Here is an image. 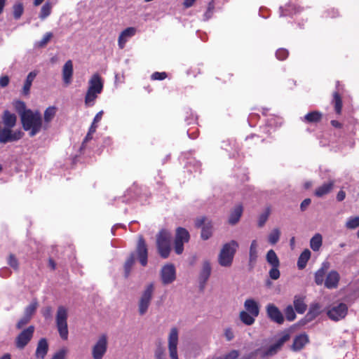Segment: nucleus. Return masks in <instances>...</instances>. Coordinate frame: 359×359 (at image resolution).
<instances>
[{"instance_id":"f257e3e1","label":"nucleus","mask_w":359,"mask_h":359,"mask_svg":"<svg viewBox=\"0 0 359 359\" xmlns=\"http://www.w3.org/2000/svg\"><path fill=\"white\" fill-rule=\"evenodd\" d=\"M16 107L24 109L20 112V118L24 130H30L29 135L34 136L42 127L41 114L38 111L33 112L30 109H25V104L21 101L17 102Z\"/></svg>"},{"instance_id":"f03ea898","label":"nucleus","mask_w":359,"mask_h":359,"mask_svg":"<svg viewBox=\"0 0 359 359\" xmlns=\"http://www.w3.org/2000/svg\"><path fill=\"white\" fill-rule=\"evenodd\" d=\"M103 81L100 75L95 73L91 76L88 81V87L85 95V104L92 107L95 104L98 95L102 92Z\"/></svg>"},{"instance_id":"7ed1b4c3","label":"nucleus","mask_w":359,"mask_h":359,"mask_svg":"<svg viewBox=\"0 0 359 359\" xmlns=\"http://www.w3.org/2000/svg\"><path fill=\"white\" fill-rule=\"evenodd\" d=\"M244 310L239 313L240 320L245 325H252L259 314V304L252 298L246 299L244 302Z\"/></svg>"},{"instance_id":"20e7f679","label":"nucleus","mask_w":359,"mask_h":359,"mask_svg":"<svg viewBox=\"0 0 359 359\" xmlns=\"http://www.w3.org/2000/svg\"><path fill=\"white\" fill-rule=\"evenodd\" d=\"M238 246V243L234 240H231L222 245L218 255V263L220 266L229 267L232 265Z\"/></svg>"},{"instance_id":"39448f33","label":"nucleus","mask_w":359,"mask_h":359,"mask_svg":"<svg viewBox=\"0 0 359 359\" xmlns=\"http://www.w3.org/2000/svg\"><path fill=\"white\" fill-rule=\"evenodd\" d=\"M170 233L165 230H161L156 236V245L158 252L162 258H167L170 252Z\"/></svg>"},{"instance_id":"423d86ee","label":"nucleus","mask_w":359,"mask_h":359,"mask_svg":"<svg viewBox=\"0 0 359 359\" xmlns=\"http://www.w3.org/2000/svg\"><path fill=\"white\" fill-rule=\"evenodd\" d=\"M67 317V310L64 306H59L55 316V322L59 335L63 340H67L69 335Z\"/></svg>"},{"instance_id":"0eeeda50","label":"nucleus","mask_w":359,"mask_h":359,"mask_svg":"<svg viewBox=\"0 0 359 359\" xmlns=\"http://www.w3.org/2000/svg\"><path fill=\"white\" fill-rule=\"evenodd\" d=\"M154 290V285L150 283L141 294L138 300V313L140 316H144L147 312L153 298Z\"/></svg>"},{"instance_id":"6e6552de","label":"nucleus","mask_w":359,"mask_h":359,"mask_svg":"<svg viewBox=\"0 0 359 359\" xmlns=\"http://www.w3.org/2000/svg\"><path fill=\"white\" fill-rule=\"evenodd\" d=\"M189 233L187 229L182 227H178L177 229L174 249L177 255H181L183 252L184 244L189 242Z\"/></svg>"},{"instance_id":"1a4fd4ad","label":"nucleus","mask_w":359,"mask_h":359,"mask_svg":"<svg viewBox=\"0 0 359 359\" xmlns=\"http://www.w3.org/2000/svg\"><path fill=\"white\" fill-rule=\"evenodd\" d=\"M107 350V336L101 334L92 348L93 359H102Z\"/></svg>"},{"instance_id":"9d476101","label":"nucleus","mask_w":359,"mask_h":359,"mask_svg":"<svg viewBox=\"0 0 359 359\" xmlns=\"http://www.w3.org/2000/svg\"><path fill=\"white\" fill-rule=\"evenodd\" d=\"M348 306L344 303H339L331 306L327 311L328 317L334 321H338L346 316Z\"/></svg>"},{"instance_id":"9b49d317","label":"nucleus","mask_w":359,"mask_h":359,"mask_svg":"<svg viewBox=\"0 0 359 359\" xmlns=\"http://www.w3.org/2000/svg\"><path fill=\"white\" fill-rule=\"evenodd\" d=\"M23 132L21 130H12V128L4 127L0 134V143L15 142L23 137Z\"/></svg>"},{"instance_id":"f8f14e48","label":"nucleus","mask_w":359,"mask_h":359,"mask_svg":"<svg viewBox=\"0 0 359 359\" xmlns=\"http://www.w3.org/2000/svg\"><path fill=\"white\" fill-rule=\"evenodd\" d=\"M179 341V333L176 327L171 328L168 337V346L170 357L171 359H178L177 344Z\"/></svg>"},{"instance_id":"ddd939ff","label":"nucleus","mask_w":359,"mask_h":359,"mask_svg":"<svg viewBox=\"0 0 359 359\" xmlns=\"http://www.w3.org/2000/svg\"><path fill=\"white\" fill-rule=\"evenodd\" d=\"M34 331V327L31 325L29 326L27 329L22 331L16 337L15 344L16 346L22 349L30 341L33 337Z\"/></svg>"},{"instance_id":"4468645a","label":"nucleus","mask_w":359,"mask_h":359,"mask_svg":"<svg viewBox=\"0 0 359 359\" xmlns=\"http://www.w3.org/2000/svg\"><path fill=\"white\" fill-rule=\"evenodd\" d=\"M161 277L164 285L172 283L176 278V270L172 264L164 265L161 271Z\"/></svg>"},{"instance_id":"2eb2a0df","label":"nucleus","mask_w":359,"mask_h":359,"mask_svg":"<svg viewBox=\"0 0 359 359\" xmlns=\"http://www.w3.org/2000/svg\"><path fill=\"white\" fill-rule=\"evenodd\" d=\"M266 313L269 318L273 322L278 324H283L284 322V317L281 311L273 304H269L266 306Z\"/></svg>"},{"instance_id":"dca6fc26","label":"nucleus","mask_w":359,"mask_h":359,"mask_svg":"<svg viewBox=\"0 0 359 359\" xmlns=\"http://www.w3.org/2000/svg\"><path fill=\"white\" fill-rule=\"evenodd\" d=\"M137 255L142 266L147 264V248L145 241L142 236H139L137 245Z\"/></svg>"},{"instance_id":"f3484780","label":"nucleus","mask_w":359,"mask_h":359,"mask_svg":"<svg viewBox=\"0 0 359 359\" xmlns=\"http://www.w3.org/2000/svg\"><path fill=\"white\" fill-rule=\"evenodd\" d=\"M290 336L289 333H287V332H282L280 334L276 342L269 347L266 352V354L271 355L276 353L278 350L280 349L284 343H285L290 339Z\"/></svg>"},{"instance_id":"a211bd4d","label":"nucleus","mask_w":359,"mask_h":359,"mask_svg":"<svg viewBox=\"0 0 359 359\" xmlns=\"http://www.w3.org/2000/svg\"><path fill=\"white\" fill-rule=\"evenodd\" d=\"M136 29L133 27H128L123 30L118 39V45L121 49H123L125 47L126 42L128 39L136 34Z\"/></svg>"},{"instance_id":"6ab92c4d","label":"nucleus","mask_w":359,"mask_h":359,"mask_svg":"<svg viewBox=\"0 0 359 359\" xmlns=\"http://www.w3.org/2000/svg\"><path fill=\"white\" fill-rule=\"evenodd\" d=\"M340 280L339 273L334 270L330 271L326 276L325 286L327 289L337 288Z\"/></svg>"},{"instance_id":"aec40b11","label":"nucleus","mask_w":359,"mask_h":359,"mask_svg":"<svg viewBox=\"0 0 359 359\" xmlns=\"http://www.w3.org/2000/svg\"><path fill=\"white\" fill-rule=\"evenodd\" d=\"M73 72V62L69 60L65 63L62 70V80L65 85L68 86L72 83Z\"/></svg>"},{"instance_id":"412c9836","label":"nucleus","mask_w":359,"mask_h":359,"mask_svg":"<svg viewBox=\"0 0 359 359\" xmlns=\"http://www.w3.org/2000/svg\"><path fill=\"white\" fill-rule=\"evenodd\" d=\"M212 271L210 262L204 260L202 263L201 269L199 274L200 283L204 285L210 276Z\"/></svg>"},{"instance_id":"4be33fe9","label":"nucleus","mask_w":359,"mask_h":359,"mask_svg":"<svg viewBox=\"0 0 359 359\" xmlns=\"http://www.w3.org/2000/svg\"><path fill=\"white\" fill-rule=\"evenodd\" d=\"M334 182L329 181L325 182L321 186L316 188L314 195L318 198H321L331 192L334 187Z\"/></svg>"},{"instance_id":"5701e85b","label":"nucleus","mask_w":359,"mask_h":359,"mask_svg":"<svg viewBox=\"0 0 359 359\" xmlns=\"http://www.w3.org/2000/svg\"><path fill=\"white\" fill-rule=\"evenodd\" d=\"M48 351V344L45 338L41 339L37 344L35 355L37 359H43Z\"/></svg>"},{"instance_id":"b1692460","label":"nucleus","mask_w":359,"mask_h":359,"mask_svg":"<svg viewBox=\"0 0 359 359\" xmlns=\"http://www.w3.org/2000/svg\"><path fill=\"white\" fill-rule=\"evenodd\" d=\"M2 121L5 127L13 128L16 124L17 116L8 110H5L2 116Z\"/></svg>"},{"instance_id":"393cba45","label":"nucleus","mask_w":359,"mask_h":359,"mask_svg":"<svg viewBox=\"0 0 359 359\" xmlns=\"http://www.w3.org/2000/svg\"><path fill=\"white\" fill-rule=\"evenodd\" d=\"M309 341V337L306 334H302L296 337L292 344L294 351L301 350Z\"/></svg>"},{"instance_id":"a878e982","label":"nucleus","mask_w":359,"mask_h":359,"mask_svg":"<svg viewBox=\"0 0 359 359\" xmlns=\"http://www.w3.org/2000/svg\"><path fill=\"white\" fill-rule=\"evenodd\" d=\"M38 72L36 71H32L29 72L26 78L24 86L22 88V93L27 95L29 93V90L32 86V82L36 76Z\"/></svg>"},{"instance_id":"bb28decb","label":"nucleus","mask_w":359,"mask_h":359,"mask_svg":"<svg viewBox=\"0 0 359 359\" xmlns=\"http://www.w3.org/2000/svg\"><path fill=\"white\" fill-rule=\"evenodd\" d=\"M242 213H243L242 205H237L233 210V211L231 212V215L229 218V224H233V225L236 224L239 221V219L242 215Z\"/></svg>"},{"instance_id":"cd10ccee","label":"nucleus","mask_w":359,"mask_h":359,"mask_svg":"<svg viewBox=\"0 0 359 359\" xmlns=\"http://www.w3.org/2000/svg\"><path fill=\"white\" fill-rule=\"evenodd\" d=\"M322 118V114L318 111H313L306 114L302 121L306 123H318Z\"/></svg>"},{"instance_id":"c85d7f7f","label":"nucleus","mask_w":359,"mask_h":359,"mask_svg":"<svg viewBox=\"0 0 359 359\" xmlns=\"http://www.w3.org/2000/svg\"><path fill=\"white\" fill-rule=\"evenodd\" d=\"M311 257V252L309 250H304L299 255L297 261V266L299 269H303L306 266L309 259Z\"/></svg>"},{"instance_id":"c756f323","label":"nucleus","mask_w":359,"mask_h":359,"mask_svg":"<svg viewBox=\"0 0 359 359\" xmlns=\"http://www.w3.org/2000/svg\"><path fill=\"white\" fill-rule=\"evenodd\" d=\"M258 244L256 240H253L251 242L249 250V262L254 264L258 257L257 251Z\"/></svg>"},{"instance_id":"7c9ffc66","label":"nucleus","mask_w":359,"mask_h":359,"mask_svg":"<svg viewBox=\"0 0 359 359\" xmlns=\"http://www.w3.org/2000/svg\"><path fill=\"white\" fill-rule=\"evenodd\" d=\"M52 8L53 4L49 1H47L41 8L39 18L42 20H45L50 15Z\"/></svg>"},{"instance_id":"2f4dec72","label":"nucleus","mask_w":359,"mask_h":359,"mask_svg":"<svg viewBox=\"0 0 359 359\" xmlns=\"http://www.w3.org/2000/svg\"><path fill=\"white\" fill-rule=\"evenodd\" d=\"M266 262L271 266H279L280 261L279 259L273 250H269L266 255Z\"/></svg>"},{"instance_id":"473e14b6","label":"nucleus","mask_w":359,"mask_h":359,"mask_svg":"<svg viewBox=\"0 0 359 359\" xmlns=\"http://www.w3.org/2000/svg\"><path fill=\"white\" fill-rule=\"evenodd\" d=\"M323 238L320 233L315 234L310 241V247L313 251H318L322 245Z\"/></svg>"},{"instance_id":"72a5a7b5","label":"nucleus","mask_w":359,"mask_h":359,"mask_svg":"<svg viewBox=\"0 0 359 359\" xmlns=\"http://www.w3.org/2000/svg\"><path fill=\"white\" fill-rule=\"evenodd\" d=\"M325 268L322 267L319 269L315 273V282L317 285H322L323 283H325Z\"/></svg>"},{"instance_id":"f704fd0d","label":"nucleus","mask_w":359,"mask_h":359,"mask_svg":"<svg viewBox=\"0 0 359 359\" xmlns=\"http://www.w3.org/2000/svg\"><path fill=\"white\" fill-rule=\"evenodd\" d=\"M294 309L299 313H304L306 310V305L303 299L295 297L294 300Z\"/></svg>"},{"instance_id":"c9c22d12","label":"nucleus","mask_w":359,"mask_h":359,"mask_svg":"<svg viewBox=\"0 0 359 359\" xmlns=\"http://www.w3.org/2000/svg\"><path fill=\"white\" fill-rule=\"evenodd\" d=\"M345 226L348 229H354L359 226V216L348 218Z\"/></svg>"},{"instance_id":"e433bc0d","label":"nucleus","mask_w":359,"mask_h":359,"mask_svg":"<svg viewBox=\"0 0 359 359\" xmlns=\"http://www.w3.org/2000/svg\"><path fill=\"white\" fill-rule=\"evenodd\" d=\"M280 235V231L276 228L273 229L269 235V242L272 245H275L279 241Z\"/></svg>"},{"instance_id":"4c0bfd02","label":"nucleus","mask_w":359,"mask_h":359,"mask_svg":"<svg viewBox=\"0 0 359 359\" xmlns=\"http://www.w3.org/2000/svg\"><path fill=\"white\" fill-rule=\"evenodd\" d=\"M56 113V108L55 107H49L44 111V120L46 122H50Z\"/></svg>"},{"instance_id":"58836bf2","label":"nucleus","mask_w":359,"mask_h":359,"mask_svg":"<svg viewBox=\"0 0 359 359\" xmlns=\"http://www.w3.org/2000/svg\"><path fill=\"white\" fill-rule=\"evenodd\" d=\"M52 36H53V34L51 32L46 33L43 35L41 40L37 41L35 43V46L37 48H42V47L45 46L49 42V41L51 39Z\"/></svg>"},{"instance_id":"ea45409f","label":"nucleus","mask_w":359,"mask_h":359,"mask_svg":"<svg viewBox=\"0 0 359 359\" xmlns=\"http://www.w3.org/2000/svg\"><path fill=\"white\" fill-rule=\"evenodd\" d=\"M333 97L336 112L337 114H340L342 109V101L341 97L337 92L334 93Z\"/></svg>"},{"instance_id":"a19ab883","label":"nucleus","mask_w":359,"mask_h":359,"mask_svg":"<svg viewBox=\"0 0 359 359\" xmlns=\"http://www.w3.org/2000/svg\"><path fill=\"white\" fill-rule=\"evenodd\" d=\"M38 306L37 302H32L29 306H27L25 311V316L32 318V315L36 311Z\"/></svg>"},{"instance_id":"79ce46f5","label":"nucleus","mask_w":359,"mask_h":359,"mask_svg":"<svg viewBox=\"0 0 359 359\" xmlns=\"http://www.w3.org/2000/svg\"><path fill=\"white\" fill-rule=\"evenodd\" d=\"M13 16L15 19H19L23 13L24 8L22 3H16L13 6Z\"/></svg>"},{"instance_id":"37998d69","label":"nucleus","mask_w":359,"mask_h":359,"mask_svg":"<svg viewBox=\"0 0 359 359\" xmlns=\"http://www.w3.org/2000/svg\"><path fill=\"white\" fill-rule=\"evenodd\" d=\"M284 312H285L286 319L287 320L292 321L295 319L296 314H295L293 307L291 305L287 306L285 308Z\"/></svg>"},{"instance_id":"c03bdc74","label":"nucleus","mask_w":359,"mask_h":359,"mask_svg":"<svg viewBox=\"0 0 359 359\" xmlns=\"http://www.w3.org/2000/svg\"><path fill=\"white\" fill-rule=\"evenodd\" d=\"M67 354V349L66 348H62L55 353L51 359H66Z\"/></svg>"},{"instance_id":"a18cd8bd","label":"nucleus","mask_w":359,"mask_h":359,"mask_svg":"<svg viewBox=\"0 0 359 359\" xmlns=\"http://www.w3.org/2000/svg\"><path fill=\"white\" fill-rule=\"evenodd\" d=\"M135 262V259L133 255H131L130 257L127 259L125 263V271L126 276H128L129 275L130 269Z\"/></svg>"},{"instance_id":"49530a36","label":"nucleus","mask_w":359,"mask_h":359,"mask_svg":"<svg viewBox=\"0 0 359 359\" xmlns=\"http://www.w3.org/2000/svg\"><path fill=\"white\" fill-rule=\"evenodd\" d=\"M279 266H271L269 274L271 279L277 280L280 277V271L278 269Z\"/></svg>"},{"instance_id":"de8ad7c7","label":"nucleus","mask_w":359,"mask_h":359,"mask_svg":"<svg viewBox=\"0 0 359 359\" xmlns=\"http://www.w3.org/2000/svg\"><path fill=\"white\" fill-rule=\"evenodd\" d=\"M276 57L280 60H283L288 56V51L284 48H280L276 51Z\"/></svg>"},{"instance_id":"09e8293b","label":"nucleus","mask_w":359,"mask_h":359,"mask_svg":"<svg viewBox=\"0 0 359 359\" xmlns=\"http://www.w3.org/2000/svg\"><path fill=\"white\" fill-rule=\"evenodd\" d=\"M212 235V231L210 227L208 226H203L202 228L201 231V238L203 240H208L209 238H210Z\"/></svg>"},{"instance_id":"8fccbe9b","label":"nucleus","mask_w":359,"mask_h":359,"mask_svg":"<svg viewBox=\"0 0 359 359\" xmlns=\"http://www.w3.org/2000/svg\"><path fill=\"white\" fill-rule=\"evenodd\" d=\"M269 215V211H267V212L262 214L259 216V219H258V226L259 227H262L264 225V224L266 223V222L268 219Z\"/></svg>"},{"instance_id":"3c124183","label":"nucleus","mask_w":359,"mask_h":359,"mask_svg":"<svg viewBox=\"0 0 359 359\" xmlns=\"http://www.w3.org/2000/svg\"><path fill=\"white\" fill-rule=\"evenodd\" d=\"M155 356L157 359H165V350L163 347L159 346L156 352H155Z\"/></svg>"},{"instance_id":"603ef678","label":"nucleus","mask_w":359,"mask_h":359,"mask_svg":"<svg viewBox=\"0 0 359 359\" xmlns=\"http://www.w3.org/2000/svg\"><path fill=\"white\" fill-rule=\"evenodd\" d=\"M166 78L165 72H155L151 75L153 80H163Z\"/></svg>"},{"instance_id":"864d4df0","label":"nucleus","mask_w":359,"mask_h":359,"mask_svg":"<svg viewBox=\"0 0 359 359\" xmlns=\"http://www.w3.org/2000/svg\"><path fill=\"white\" fill-rule=\"evenodd\" d=\"M8 264L9 265L13 267V269H18V262L17 259L13 255H10L8 258Z\"/></svg>"},{"instance_id":"5fc2aeb1","label":"nucleus","mask_w":359,"mask_h":359,"mask_svg":"<svg viewBox=\"0 0 359 359\" xmlns=\"http://www.w3.org/2000/svg\"><path fill=\"white\" fill-rule=\"evenodd\" d=\"M224 336L227 341H231L234 337V333L231 328L228 327L224 330Z\"/></svg>"},{"instance_id":"6e6d98bb","label":"nucleus","mask_w":359,"mask_h":359,"mask_svg":"<svg viewBox=\"0 0 359 359\" xmlns=\"http://www.w3.org/2000/svg\"><path fill=\"white\" fill-rule=\"evenodd\" d=\"M30 318L29 317H27L26 316H24V317L22 318H21L18 324H17V327L18 329H20L22 328L25 325H26L27 323H28V322L30 320Z\"/></svg>"},{"instance_id":"4d7b16f0","label":"nucleus","mask_w":359,"mask_h":359,"mask_svg":"<svg viewBox=\"0 0 359 359\" xmlns=\"http://www.w3.org/2000/svg\"><path fill=\"white\" fill-rule=\"evenodd\" d=\"M214 4L213 2H210L208 6V9L206 13H205V16L207 19L210 18L211 17V15L213 13L214 11Z\"/></svg>"},{"instance_id":"13d9d810","label":"nucleus","mask_w":359,"mask_h":359,"mask_svg":"<svg viewBox=\"0 0 359 359\" xmlns=\"http://www.w3.org/2000/svg\"><path fill=\"white\" fill-rule=\"evenodd\" d=\"M9 83V78L7 76H3L0 77V87L4 88Z\"/></svg>"},{"instance_id":"bf43d9fd","label":"nucleus","mask_w":359,"mask_h":359,"mask_svg":"<svg viewBox=\"0 0 359 359\" xmlns=\"http://www.w3.org/2000/svg\"><path fill=\"white\" fill-rule=\"evenodd\" d=\"M310 203H311V199H309V198L304 199L302 202L301 205H300L302 210H304L307 208V206L309 205Z\"/></svg>"},{"instance_id":"052dcab7","label":"nucleus","mask_w":359,"mask_h":359,"mask_svg":"<svg viewBox=\"0 0 359 359\" xmlns=\"http://www.w3.org/2000/svg\"><path fill=\"white\" fill-rule=\"evenodd\" d=\"M44 317L46 318H49L51 317V315H52V309L50 307H47L46 308V309L44 310L43 313Z\"/></svg>"},{"instance_id":"680f3d73","label":"nucleus","mask_w":359,"mask_h":359,"mask_svg":"<svg viewBox=\"0 0 359 359\" xmlns=\"http://www.w3.org/2000/svg\"><path fill=\"white\" fill-rule=\"evenodd\" d=\"M346 197V194L344 191H339L337 195V199L339 201H342Z\"/></svg>"},{"instance_id":"e2e57ef3","label":"nucleus","mask_w":359,"mask_h":359,"mask_svg":"<svg viewBox=\"0 0 359 359\" xmlns=\"http://www.w3.org/2000/svg\"><path fill=\"white\" fill-rule=\"evenodd\" d=\"M102 114H103V111H100L94 117L93 122L96 123H98L101 120V118L102 117Z\"/></svg>"},{"instance_id":"0e129e2a","label":"nucleus","mask_w":359,"mask_h":359,"mask_svg":"<svg viewBox=\"0 0 359 359\" xmlns=\"http://www.w3.org/2000/svg\"><path fill=\"white\" fill-rule=\"evenodd\" d=\"M196 0H184L183 5L185 8H189L193 6Z\"/></svg>"},{"instance_id":"69168bd1","label":"nucleus","mask_w":359,"mask_h":359,"mask_svg":"<svg viewBox=\"0 0 359 359\" xmlns=\"http://www.w3.org/2000/svg\"><path fill=\"white\" fill-rule=\"evenodd\" d=\"M204 222H205V218L203 217V218L198 219L196 222V226L198 227H201L204 224Z\"/></svg>"},{"instance_id":"338daca9","label":"nucleus","mask_w":359,"mask_h":359,"mask_svg":"<svg viewBox=\"0 0 359 359\" xmlns=\"http://www.w3.org/2000/svg\"><path fill=\"white\" fill-rule=\"evenodd\" d=\"M97 127L96 123L93 122L88 131L93 134L95 132Z\"/></svg>"},{"instance_id":"774afa93","label":"nucleus","mask_w":359,"mask_h":359,"mask_svg":"<svg viewBox=\"0 0 359 359\" xmlns=\"http://www.w3.org/2000/svg\"><path fill=\"white\" fill-rule=\"evenodd\" d=\"M0 359H11V356L9 353H6Z\"/></svg>"}]
</instances>
